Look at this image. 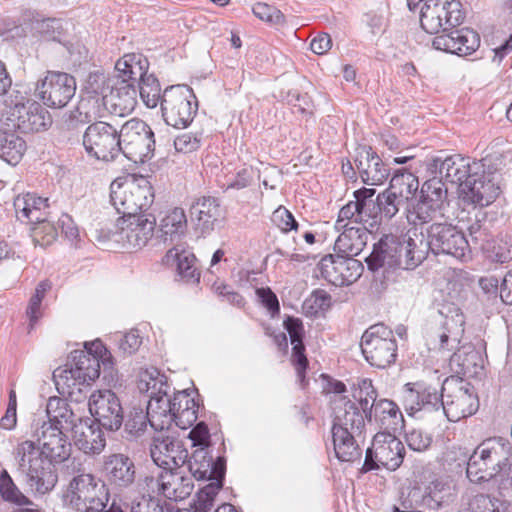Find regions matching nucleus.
Returning <instances> with one entry per match:
<instances>
[{
	"label": "nucleus",
	"mask_w": 512,
	"mask_h": 512,
	"mask_svg": "<svg viewBox=\"0 0 512 512\" xmlns=\"http://www.w3.org/2000/svg\"><path fill=\"white\" fill-rule=\"evenodd\" d=\"M31 437L18 443L13 455L26 485L32 492L44 495L57 484L55 464L69 459L72 445L63 430L39 421L32 424Z\"/></svg>",
	"instance_id": "f257e3e1"
},
{
	"label": "nucleus",
	"mask_w": 512,
	"mask_h": 512,
	"mask_svg": "<svg viewBox=\"0 0 512 512\" xmlns=\"http://www.w3.org/2000/svg\"><path fill=\"white\" fill-rule=\"evenodd\" d=\"M438 325L431 328L427 334V343L430 350L447 352L451 355V362L458 363L461 371L466 374L472 362L478 358L474 350L467 352L466 358L460 363L461 353L459 344L464 335L465 317L461 309L454 303H443L439 310Z\"/></svg>",
	"instance_id": "f03ea898"
},
{
	"label": "nucleus",
	"mask_w": 512,
	"mask_h": 512,
	"mask_svg": "<svg viewBox=\"0 0 512 512\" xmlns=\"http://www.w3.org/2000/svg\"><path fill=\"white\" fill-rule=\"evenodd\" d=\"M426 259V251L418 249L414 239L398 237L393 234L383 235L365 261L369 270L380 268L402 267L410 270L417 267Z\"/></svg>",
	"instance_id": "7ed1b4c3"
},
{
	"label": "nucleus",
	"mask_w": 512,
	"mask_h": 512,
	"mask_svg": "<svg viewBox=\"0 0 512 512\" xmlns=\"http://www.w3.org/2000/svg\"><path fill=\"white\" fill-rule=\"evenodd\" d=\"M512 461V444L504 437L483 440L470 455L466 474L474 483L489 482Z\"/></svg>",
	"instance_id": "20e7f679"
},
{
	"label": "nucleus",
	"mask_w": 512,
	"mask_h": 512,
	"mask_svg": "<svg viewBox=\"0 0 512 512\" xmlns=\"http://www.w3.org/2000/svg\"><path fill=\"white\" fill-rule=\"evenodd\" d=\"M110 499L105 481L91 473L74 476L64 495L66 504L78 512H107Z\"/></svg>",
	"instance_id": "39448f33"
},
{
	"label": "nucleus",
	"mask_w": 512,
	"mask_h": 512,
	"mask_svg": "<svg viewBox=\"0 0 512 512\" xmlns=\"http://www.w3.org/2000/svg\"><path fill=\"white\" fill-rule=\"evenodd\" d=\"M353 398L358 401L368 422L373 420L386 432L397 430L404 422L402 412L398 405L390 399H379L378 392L370 379H362Z\"/></svg>",
	"instance_id": "423d86ee"
},
{
	"label": "nucleus",
	"mask_w": 512,
	"mask_h": 512,
	"mask_svg": "<svg viewBox=\"0 0 512 512\" xmlns=\"http://www.w3.org/2000/svg\"><path fill=\"white\" fill-rule=\"evenodd\" d=\"M153 200L152 186L143 177L125 183L113 181L110 185V202L122 217L146 214Z\"/></svg>",
	"instance_id": "0eeeda50"
},
{
	"label": "nucleus",
	"mask_w": 512,
	"mask_h": 512,
	"mask_svg": "<svg viewBox=\"0 0 512 512\" xmlns=\"http://www.w3.org/2000/svg\"><path fill=\"white\" fill-rule=\"evenodd\" d=\"M360 347L365 360L373 367L385 369L396 361L397 341L393 331L383 323L374 324L363 333Z\"/></svg>",
	"instance_id": "6e6552de"
},
{
	"label": "nucleus",
	"mask_w": 512,
	"mask_h": 512,
	"mask_svg": "<svg viewBox=\"0 0 512 512\" xmlns=\"http://www.w3.org/2000/svg\"><path fill=\"white\" fill-rule=\"evenodd\" d=\"M121 154L134 163H145L154 156L155 139L151 127L139 118L126 121L119 129Z\"/></svg>",
	"instance_id": "1a4fd4ad"
},
{
	"label": "nucleus",
	"mask_w": 512,
	"mask_h": 512,
	"mask_svg": "<svg viewBox=\"0 0 512 512\" xmlns=\"http://www.w3.org/2000/svg\"><path fill=\"white\" fill-rule=\"evenodd\" d=\"M198 110L193 90L187 85H172L162 93L161 111L165 122L175 128H186Z\"/></svg>",
	"instance_id": "9d476101"
},
{
	"label": "nucleus",
	"mask_w": 512,
	"mask_h": 512,
	"mask_svg": "<svg viewBox=\"0 0 512 512\" xmlns=\"http://www.w3.org/2000/svg\"><path fill=\"white\" fill-rule=\"evenodd\" d=\"M422 248L434 255H448L462 260L470 252V244L464 233L450 223H432L426 229V242Z\"/></svg>",
	"instance_id": "9b49d317"
},
{
	"label": "nucleus",
	"mask_w": 512,
	"mask_h": 512,
	"mask_svg": "<svg viewBox=\"0 0 512 512\" xmlns=\"http://www.w3.org/2000/svg\"><path fill=\"white\" fill-rule=\"evenodd\" d=\"M82 144L89 157L112 162L121 154L119 129L105 121L88 125L82 134Z\"/></svg>",
	"instance_id": "f8f14e48"
},
{
	"label": "nucleus",
	"mask_w": 512,
	"mask_h": 512,
	"mask_svg": "<svg viewBox=\"0 0 512 512\" xmlns=\"http://www.w3.org/2000/svg\"><path fill=\"white\" fill-rule=\"evenodd\" d=\"M404 456V445L395 435L386 431L378 432L366 451L361 471L366 473L381 467L395 471L403 463Z\"/></svg>",
	"instance_id": "ddd939ff"
},
{
	"label": "nucleus",
	"mask_w": 512,
	"mask_h": 512,
	"mask_svg": "<svg viewBox=\"0 0 512 512\" xmlns=\"http://www.w3.org/2000/svg\"><path fill=\"white\" fill-rule=\"evenodd\" d=\"M465 13L459 0H432L420 8V24L429 34L446 32L463 23Z\"/></svg>",
	"instance_id": "4468645a"
},
{
	"label": "nucleus",
	"mask_w": 512,
	"mask_h": 512,
	"mask_svg": "<svg viewBox=\"0 0 512 512\" xmlns=\"http://www.w3.org/2000/svg\"><path fill=\"white\" fill-rule=\"evenodd\" d=\"M100 367L99 360L89 352L74 350L70 353L68 363L54 370L53 379L58 390L60 386L64 389L89 384L99 377Z\"/></svg>",
	"instance_id": "2eb2a0df"
},
{
	"label": "nucleus",
	"mask_w": 512,
	"mask_h": 512,
	"mask_svg": "<svg viewBox=\"0 0 512 512\" xmlns=\"http://www.w3.org/2000/svg\"><path fill=\"white\" fill-rule=\"evenodd\" d=\"M443 384L449 393L443 394V405L440 409L449 421L458 422L478 411L479 400L470 383L458 379L451 381L446 379Z\"/></svg>",
	"instance_id": "dca6fc26"
},
{
	"label": "nucleus",
	"mask_w": 512,
	"mask_h": 512,
	"mask_svg": "<svg viewBox=\"0 0 512 512\" xmlns=\"http://www.w3.org/2000/svg\"><path fill=\"white\" fill-rule=\"evenodd\" d=\"M444 392H446L445 384L438 387L424 381L409 382L401 389L400 401L410 416L420 411H438L443 405Z\"/></svg>",
	"instance_id": "f3484780"
},
{
	"label": "nucleus",
	"mask_w": 512,
	"mask_h": 512,
	"mask_svg": "<svg viewBox=\"0 0 512 512\" xmlns=\"http://www.w3.org/2000/svg\"><path fill=\"white\" fill-rule=\"evenodd\" d=\"M118 226L119 231L112 233L111 238L127 249H141L153 236L156 218L152 214L121 217Z\"/></svg>",
	"instance_id": "a211bd4d"
},
{
	"label": "nucleus",
	"mask_w": 512,
	"mask_h": 512,
	"mask_svg": "<svg viewBox=\"0 0 512 512\" xmlns=\"http://www.w3.org/2000/svg\"><path fill=\"white\" fill-rule=\"evenodd\" d=\"M152 388L155 390L159 384L157 392H152L147 404L146 411L150 418V427L154 431L168 430L173 424L176 409L175 393L170 395V386L166 377H159L153 380Z\"/></svg>",
	"instance_id": "6ab92c4d"
},
{
	"label": "nucleus",
	"mask_w": 512,
	"mask_h": 512,
	"mask_svg": "<svg viewBox=\"0 0 512 512\" xmlns=\"http://www.w3.org/2000/svg\"><path fill=\"white\" fill-rule=\"evenodd\" d=\"M36 90L46 106L60 109L74 97L76 80L65 72L48 71L44 79L37 85Z\"/></svg>",
	"instance_id": "aec40b11"
},
{
	"label": "nucleus",
	"mask_w": 512,
	"mask_h": 512,
	"mask_svg": "<svg viewBox=\"0 0 512 512\" xmlns=\"http://www.w3.org/2000/svg\"><path fill=\"white\" fill-rule=\"evenodd\" d=\"M482 161L471 160L461 155H451L445 159L435 157L428 164V170L442 181L444 179L446 182L458 184L461 189L470 175H478L477 173L482 169Z\"/></svg>",
	"instance_id": "412c9836"
},
{
	"label": "nucleus",
	"mask_w": 512,
	"mask_h": 512,
	"mask_svg": "<svg viewBox=\"0 0 512 512\" xmlns=\"http://www.w3.org/2000/svg\"><path fill=\"white\" fill-rule=\"evenodd\" d=\"M142 485L148 491L157 489L169 500L181 501L189 497L194 489V482L190 475H184L180 468L162 470L157 478L145 476Z\"/></svg>",
	"instance_id": "4be33fe9"
},
{
	"label": "nucleus",
	"mask_w": 512,
	"mask_h": 512,
	"mask_svg": "<svg viewBox=\"0 0 512 512\" xmlns=\"http://www.w3.org/2000/svg\"><path fill=\"white\" fill-rule=\"evenodd\" d=\"M89 411L100 426L106 430L118 431L123 422V408L119 397L112 390H99L91 394Z\"/></svg>",
	"instance_id": "5701e85b"
},
{
	"label": "nucleus",
	"mask_w": 512,
	"mask_h": 512,
	"mask_svg": "<svg viewBox=\"0 0 512 512\" xmlns=\"http://www.w3.org/2000/svg\"><path fill=\"white\" fill-rule=\"evenodd\" d=\"M321 275L335 286H348L356 282L364 271L360 260L345 254L326 255L320 261Z\"/></svg>",
	"instance_id": "b1692460"
},
{
	"label": "nucleus",
	"mask_w": 512,
	"mask_h": 512,
	"mask_svg": "<svg viewBox=\"0 0 512 512\" xmlns=\"http://www.w3.org/2000/svg\"><path fill=\"white\" fill-rule=\"evenodd\" d=\"M477 176L470 178L462 184L460 189L465 201L474 205L488 206L498 197L500 188L494 179V173L486 171L485 160L482 161V169Z\"/></svg>",
	"instance_id": "393cba45"
},
{
	"label": "nucleus",
	"mask_w": 512,
	"mask_h": 512,
	"mask_svg": "<svg viewBox=\"0 0 512 512\" xmlns=\"http://www.w3.org/2000/svg\"><path fill=\"white\" fill-rule=\"evenodd\" d=\"M188 454L184 443L171 436H155L150 445L151 459L162 470L181 468Z\"/></svg>",
	"instance_id": "a878e982"
},
{
	"label": "nucleus",
	"mask_w": 512,
	"mask_h": 512,
	"mask_svg": "<svg viewBox=\"0 0 512 512\" xmlns=\"http://www.w3.org/2000/svg\"><path fill=\"white\" fill-rule=\"evenodd\" d=\"M103 472L107 486L123 491L130 488L136 479L134 461L126 454L113 453L104 457Z\"/></svg>",
	"instance_id": "bb28decb"
},
{
	"label": "nucleus",
	"mask_w": 512,
	"mask_h": 512,
	"mask_svg": "<svg viewBox=\"0 0 512 512\" xmlns=\"http://www.w3.org/2000/svg\"><path fill=\"white\" fill-rule=\"evenodd\" d=\"M432 46L436 50L467 56L479 48L480 36L470 28L451 29L434 37Z\"/></svg>",
	"instance_id": "cd10ccee"
},
{
	"label": "nucleus",
	"mask_w": 512,
	"mask_h": 512,
	"mask_svg": "<svg viewBox=\"0 0 512 512\" xmlns=\"http://www.w3.org/2000/svg\"><path fill=\"white\" fill-rule=\"evenodd\" d=\"M332 428L363 432L365 428V414L358 401H352L346 396H335L331 399Z\"/></svg>",
	"instance_id": "c85d7f7f"
},
{
	"label": "nucleus",
	"mask_w": 512,
	"mask_h": 512,
	"mask_svg": "<svg viewBox=\"0 0 512 512\" xmlns=\"http://www.w3.org/2000/svg\"><path fill=\"white\" fill-rule=\"evenodd\" d=\"M188 470L192 479L196 480H224L226 462L223 457H217L214 461L206 447L197 448L188 457Z\"/></svg>",
	"instance_id": "c756f323"
},
{
	"label": "nucleus",
	"mask_w": 512,
	"mask_h": 512,
	"mask_svg": "<svg viewBox=\"0 0 512 512\" xmlns=\"http://www.w3.org/2000/svg\"><path fill=\"white\" fill-rule=\"evenodd\" d=\"M76 447L85 454H100L106 445V439L101 426L93 419H78L71 429Z\"/></svg>",
	"instance_id": "7c9ffc66"
},
{
	"label": "nucleus",
	"mask_w": 512,
	"mask_h": 512,
	"mask_svg": "<svg viewBox=\"0 0 512 512\" xmlns=\"http://www.w3.org/2000/svg\"><path fill=\"white\" fill-rule=\"evenodd\" d=\"M13 116L17 119V127L24 133L46 130L52 123L49 112L34 100L16 104Z\"/></svg>",
	"instance_id": "2f4dec72"
},
{
	"label": "nucleus",
	"mask_w": 512,
	"mask_h": 512,
	"mask_svg": "<svg viewBox=\"0 0 512 512\" xmlns=\"http://www.w3.org/2000/svg\"><path fill=\"white\" fill-rule=\"evenodd\" d=\"M353 224L355 223L350 222V220H343L342 223H339V217L335 224L336 230L341 231L336 239L335 249L339 253L349 256H357L363 251L371 233L370 230L361 225L354 226Z\"/></svg>",
	"instance_id": "473e14b6"
},
{
	"label": "nucleus",
	"mask_w": 512,
	"mask_h": 512,
	"mask_svg": "<svg viewBox=\"0 0 512 512\" xmlns=\"http://www.w3.org/2000/svg\"><path fill=\"white\" fill-rule=\"evenodd\" d=\"M343 220H350L357 225L370 230H378L382 221L379 214L377 201L348 202L339 211V223Z\"/></svg>",
	"instance_id": "72a5a7b5"
},
{
	"label": "nucleus",
	"mask_w": 512,
	"mask_h": 512,
	"mask_svg": "<svg viewBox=\"0 0 512 512\" xmlns=\"http://www.w3.org/2000/svg\"><path fill=\"white\" fill-rule=\"evenodd\" d=\"M190 217L196 231L201 235L210 234L221 217L220 203L214 197H200L191 204Z\"/></svg>",
	"instance_id": "f704fd0d"
},
{
	"label": "nucleus",
	"mask_w": 512,
	"mask_h": 512,
	"mask_svg": "<svg viewBox=\"0 0 512 512\" xmlns=\"http://www.w3.org/2000/svg\"><path fill=\"white\" fill-rule=\"evenodd\" d=\"M355 165L363 183L380 185L390 175V169L371 147H364L355 159Z\"/></svg>",
	"instance_id": "c9c22d12"
},
{
	"label": "nucleus",
	"mask_w": 512,
	"mask_h": 512,
	"mask_svg": "<svg viewBox=\"0 0 512 512\" xmlns=\"http://www.w3.org/2000/svg\"><path fill=\"white\" fill-rule=\"evenodd\" d=\"M284 327L287 330L292 347V363L295 366L297 377L302 386L305 385V371L308 367V360L305 355L303 344V324L299 318L288 316L284 320Z\"/></svg>",
	"instance_id": "e433bc0d"
},
{
	"label": "nucleus",
	"mask_w": 512,
	"mask_h": 512,
	"mask_svg": "<svg viewBox=\"0 0 512 512\" xmlns=\"http://www.w3.org/2000/svg\"><path fill=\"white\" fill-rule=\"evenodd\" d=\"M13 206L16 217L21 222L34 223L49 217L48 198H42L34 193L20 194L15 197Z\"/></svg>",
	"instance_id": "4c0bfd02"
},
{
	"label": "nucleus",
	"mask_w": 512,
	"mask_h": 512,
	"mask_svg": "<svg viewBox=\"0 0 512 512\" xmlns=\"http://www.w3.org/2000/svg\"><path fill=\"white\" fill-rule=\"evenodd\" d=\"M137 91L133 84H121L109 89L107 95H103L102 106L111 114L125 116L130 114L136 106Z\"/></svg>",
	"instance_id": "58836bf2"
},
{
	"label": "nucleus",
	"mask_w": 512,
	"mask_h": 512,
	"mask_svg": "<svg viewBox=\"0 0 512 512\" xmlns=\"http://www.w3.org/2000/svg\"><path fill=\"white\" fill-rule=\"evenodd\" d=\"M163 260L166 265L175 266L178 275L185 282H199L200 272L195 266L196 258L191 251L185 249L182 245L176 244L169 249Z\"/></svg>",
	"instance_id": "ea45409f"
},
{
	"label": "nucleus",
	"mask_w": 512,
	"mask_h": 512,
	"mask_svg": "<svg viewBox=\"0 0 512 512\" xmlns=\"http://www.w3.org/2000/svg\"><path fill=\"white\" fill-rule=\"evenodd\" d=\"M333 449L336 457L342 462H352L361 457V449L357 443V437L361 432H355L339 428H331Z\"/></svg>",
	"instance_id": "a19ab883"
},
{
	"label": "nucleus",
	"mask_w": 512,
	"mask_h": 512,
	"mask_svg": "<svg viewBox=\"0 0 512 512\" xmlns=\"http://www.w3.org/2000/svg\"><path fill=\"white\" fill-rule=\"evenodd\" d=\"M46 412L48 421L42 423H49L60 430L72 429L78 423V419H82L72 411L65 399L59 397H51L48 400Z\"/></svg>",
	"instance_id": "79ce46f5"
},
{
	"label": "nucleus",
	"mask_w": 512,
	"mask_h": 512,
	"mask_svg": "<svg viewBox=\"0 0 512 512\" xmlns=\"http://www.w3.org/2000/svg\"><path fill=\"white\" fill-rule=\"evenodd\" d=\"M187 229V218L182 208H174L168 212L160 221L159 237L167 242L173 243L185 234Z\"/></svg>",
	"instance_id": "37998d69"
},
{
	"label": "nucleus",
	"mask_w": 512,
	"mask_h": 512,
	"mask_svg": "<svg viewBox=\"0 0 512 512\" xmlns=\"http://www.w3.org/2000/svg\"><path fill=\"white\" fill-rule=\"evenodd\" d=\"M419 188L418 178L407 169L397 170L390 180L387 190L405 203L413 198Z\"/></svg>",
	"instance_id": "c03bdc74"
},
{
	"label": "nucleus",
	"mask_w": 512,
	"mask_h": 512,
	"mask_svg": "<svg viewBox=\"0 0 512 512\" xmlns=\"http://www.w3.org/2000/svg\"><path fill=\"white\" fill-rule=\"evenodd\" d=\"M176 409L173 423L181 429L191 427L198 419L199 405L186 391L175 393Z\"/></svg>",
	"instance_id": "a18cd8bd"
},
{
	"label": "nucleus",
	"mask_w": 512,
	"mask_h": 512,
	"mask_svg": "<svg viewBox=\"0 0 512 512\" xmlns=\"http://www.w3.org/2000/svg\"><path fill=\"white\" fill-rule=\"evenodd\" d=\"M122 425H124L123 437L129 441H136L145 435L150 425V418L146 410L133 406Z\"/></svg>",
	"instance_id": "49530a36"
},
{
	"label": "nucleus",
	"mask_w": 512,
	"mask_h": 512,
	"mask_svg": "<svg viewBox=\"0 0 512 512\" xmlns=\"http://www.w3.org/2000/svg\"><path fill=\"white\" fill-rule=\"evenodd\" d=\"M26 150V142L13 132L0 131V158L10 165H16Z\"/></svg>",
	"instance_id": "de8ad7c7"
},
{
	"label": "nucleus",
	"mask_w": 512,
	"mask_h": 512,
	"mask_svg": "<svg viewBox=\"0 0 512 512\" xmlns=\"http://www.w3.org/2000/svg\"><path fill=\"white\" fill-rule=\"evenodd\" d=\"M109 89L104 74L90 73L85 81L81 99H90L91 105L101 110L103 95H107Z\"/></svg>",
	"instance_id": "09e8293b"
},
{
	"label": "nucleus",
	"mask_w": 512,
	"mask_h": 512,
	"mask_svg": "<svg viewBox=\"0 0 512 512\" xmlns=\"http://www.w3.org/2000/svg\"><path fill=\"white\" fill-rule=\"evenodd\" d=\"M447 196V188L437 175L425 181L420 190V198L433 204L442 211L447 202Z\"/></svg>",
	"instance_id": "8fccbe9b"
},
{
	"label": "nucleus",
	"mask_w": 512,
	"mask_h": 512,
	"mask_svg": "<svg viewBox=\"0 0 512 512\" xmlns=\"http://www.w3.org/2000/svg\"><path fill=\"white\" fill-rule=\"evenodd\" d=\"M438 216H443V211L422 198H419L416 204L407 209V220L414 226L428 224Z\"/></svg>",
	"instance_id": "3c124183"
},
{
	"label": "nucleus",
	"mask_w": 512,
	"mask_h": 512,
	"mask_svg": "<svg viewBox=\"0 0 512 512\" xmlns=\"http://www.w3.org/2000/svg\"><path fill=\"white\" fill-rule=\"evenodd\" d=\"M486 257L491 261L506 263L512 260V235L499 234L486 248Z\"/></svg>",
	"instance_id": "603ef678"
},
{
	"label": "nucleus",
	"mask_w": 512,
	"mask_h": 512,
	"mask_svg": "<svg viewBox=\"0 0 512 512\" xmlns=\"http://www.w3.org/2000/svg\"><path fill=\"white\" fill-rule=\"evenodd\" d=\"M459 512H512V508L503 500L500 501L486 494H478L471 499L468 509Z\"/></svg>",
	"instance_id": "864d4df0"
},
{
	"label": "nucleus",
	"mask_w": 512,
	"mask_h": 512,
	"mask_svg": "<svg viewBox=\"0 0 512 512\" xmlns=\"http://www.w3.org/2000/svg\"><path fill=\"white\" fill-rule=\"evenodd\" d=\"M32 239L35 246L47 247L51 245L58 236V228L55 226L49 217L41 221L33 223Z\"/></svg>",
	"instance_id": "5fc2aeb1"
},
{
	"label": "nucleus",
	"mask_w": 512,
	"mask_h": 512,
	"mask_svg": "<svg viewBox=\"0 0 512 512\" xmlns=\"http://www.w3.org/2000/svg\"><path fill=\"white\" fill-rule=\"evenodd\" d=\"M139 84L140 96L148 108H155L162 101L161 86L153 74H148Z\"/></svg>",
	"instance_id": "6e6d98bb"
},
{
	"label": "nucleus",
	"mask_w": 512,
	"mask_h": 512,
	"mask_svg": "<svg viewBox=\"0 0 512 512\" xmlns=\"http://www.w3.org/2000/svg\"><path fill=\"white\" fill-rule=\"evenodd\" d=\"M223 486V480H216L211 481L209 484H207L205 487L200 489L197 494L196 498L193 502V509L194 512H207L209 511L213 505L214 500L219 493L220 489Z\"/></svg>",
	"instance_id": "4d7b16f0"
},
{
	"label": "nucleus",
	"mask_w": 512,
	"mask_h": 512,
	"mask_svg": "<svg viewBox=\"0 0 512 512\" xmlns=\"http://www.w3.org/2000/svg\"><path fill=\"white\" fill-rule=\"evenodd\" d=\"M96 117H101V110L93 107L90 99H81L78 105L66 113L63 118L84 126Z\"/></svg>",
	"instance_id": "13d9d810"
},
{
	"label": "nucleus",
	"mask_w": 512,
	"mask_h": 512,
	"mask_svg": "<svg viewBox=\"0 0 512 512\" xmlns=\"http://www.w3.org/2000/svg\"><path fill=\"white\" fill-rule=\"evenodd\" d=\"M132 63L130 75H132V83L135 86L136 82H141L142 78H145L148 73L149 62L146 57L140 54H127L122 59L116 62L115 68L123 66V69L127 68V63Z\"/></svg>",
	"instance_id": "bf43d9fd"
},
{
	"label": "nucleus",
	"mask_w": 512,
	"mask_h": 512,
	"mask_svg": "<svg viewBox=\"0 0 512 512\" xmlns=\"http://www.w3.org/2000/svg\"><path fill=\"white\" fill-rule=\"evenodd\" d=\"M377 204L379 205V214L381 221L391 220L400 210V207L405 204L403 200L398 197H393V194L387 189L376 196Z\"/></svg>",
	"instance_id": "052dcab7"
},
{
	"label": "nucleus",
	"mask_w": 512,
	"mask_h": 512,
	"mask_svg": "<svg viewBox=\"0 0 512 512\" xmlns=\"http://www.w3.org/2000/svg\"><path fill=\"white\" fill-rule=\"evenodd\" d=\"M0 494L5 501L26 505L29 499L18 489L7 471L0 474Z\"/></svg>",
	"instance_id": "680f3d73"
},
{
	"label": "nucleus",
	"mask_w": 512,
	"mask_h": 512,
	"mask_svg": "<svg viewBox=\"0 0 512 512\" xmlns=\"http://www.w3.org/2000/svg\"><path fill=\"white\" fill-rule=\"evenodd\" d=\"M48 288L49 285L46 282H40L35 289V293L29 300L26 310L27 317L29 318V332L42 316L41 303Z\"/></svg>",
	"instance_id": "e2e57ef3"
},
{
	"label": "nucleus",
	"mask_w": 512,
	"mask_h": 512,
	"mask_svg": "<svg viewBox=\"0 0 512 512\" xmlns=\"http://www.w3.org/2000/svg\"><path fill=\"white\" fill-rule=\"evenodd\" d=\"M468 232L470 236V240H468L470 249H480L486 254V248H488L489 244L492 242L488 228L480 221L476 220L468 227Z\"/></svg>",
	"instance_id": "0e129e2a"
},
{
	"label": "nucleus",
	"mask_w": 512,
	"mask_h": 512,
	"mask_svg": "<svg viewBox=\"0 0 512 512\" xmlns=\"http://www.w3.org/2000/svg\"><path fill=\"white\" fill-rule=\"evenodd\" d=\"M253 14L262 21L272 25L283 26L286 23L284 14L274 6L257 3L253 6Z\"/></svg>",
	"instance_id": "69168bd1"
},
{
	"label": "nucleus",
	"mask_w": 512,
	"mask_h": 512,
	"mask_svg": "<svg viewBox=\"0 0 512 512\" xmlns=\"http://www.w3.org/2000/svg\"><path fill=\"white\" fill-rule=\"evenodd\" d=\"M331 305V296L325 290H315L303 304V308L310 315H317L327 310Z\"/></svg>",
	"instance_id": "338daca9"
},
{
	"label": "nucleus",
	"mask_w": 512,
	"mask_h": 512,
	"mask_svg": "<svg viewBox=\"0 0 512 512\" xmlns=\"http://www.w3.org/2000/svg\"><path fill=\"white\" fill-rule=\"evenodd\" d=\"M451 500L450 487H445L440 483H434L433 487L429 488V493L424 497L425 503L434 509L448 505Z\"/></svg>",
	"instance_id": "774afa93"
}]
</instances>
